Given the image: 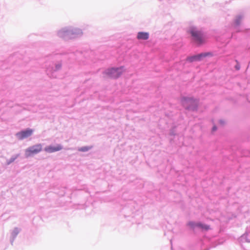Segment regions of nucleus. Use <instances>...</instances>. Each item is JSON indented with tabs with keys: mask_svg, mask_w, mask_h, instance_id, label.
Wrapping results in <instances>:
<instances>
[{
	"mask_svg": "<svg viewBox=\"0 0 250 250\" xmlns=\"http://www.w3.org/2000/svg\"><path fill=\"white\" fill-rule=\"evenodd\" d=\"M191 35L192 40L197 45H201L206 42V38L202 32L196 27H191L188 30Z\"/></svg>",
	"mask_w": 250,
	"mask_h": 250,
	"instance_id": "1",
	"label": "nucleus"
},
{
	"mask_svg": "<svg viewBox=\"0 0 250 250\" xmlns=\"http://www.w3.org/2000/svg\"><path fill=\"white\" fill-rule=\"evenodd\" d=\"M42 146L40 144L34 145L27 148L25 151V155L28 157L36 154L42 150Z\"/></svg>",
	"mask_w": 250,
	"mask_h": 250,
	"instance_id": "2",
	"label": "nucleus"
},
{
	"mask_svg": "<svg viewBox=\"0 0 250 250\" xmlns=\"http://www.w3.org/2000/svg\"><path fill=\"white\" fill-rule=\"evenodd\" d=\"M123 73L122 68H111L106 72V75L110 78L116 79Z\"/></svg>",
	"mask_w": 250,
	"mask_h": 250,
	"instance_id": "3",
	"label": "nucleus"
},
{
	"mask_svg": "<svg viewBox=\"0 0 250 250\" xmlns=\"http://www.w3.org/2000/svg\"><path fill=\"white\" fill-rule=\"evenodd\" d=\"M33 133V130L27 129L25 130L21 131L17 133L16 135L20 140H22L24 138L30 136Z\"/></svg>",
	"mask_w": 250,
	"mask_h": 250,
	"instance_id": "4",
	"label": "nucleus"
},
{
	"mask_svg": "<svg viewBox=\"0 0 250 250\" xmlns=\"http://www.w3.org/2000/svg\"><path fill=\"white\" fill-rule=\"evenodd\" d=\"M62 148V147L60 145H58L56 146H47L45 147L44 150L48 153H53L56 151L61 150Z\"/></svg>",
	"mask_w": 250,
	"mask_h": 250,
	"instance_id": "5",
	"label": "nucleus"
},
{
	"mask_svg": "<svg viewBox=\"0 0 250 250\" xmlns=\"http://www.w3.org/2000/svg\"><path fill=\"white\" fill-rule=\"evenodd\" d=\"M209 53H201L200 54L195 55L194 56L191 57L188 59L189 62H193V61H200L203 58L206 57L207 56Z\"/></svg>",
	"mask_w": 250,
	"mask_h": 250,
	"instance_id": "6",
	"label": "nucleus"
},
{
	"mask_svg": "<svg viewBox=\"0 0 250 250\" xmlns=\"http://www.w3.org/2000/svg\"><path fill=\"white\" fill-rule=\"evenodd\" d=\"M196 103L195 101L192 98H184L182 100V104L186 108H190V105Z\"/></svg>",
	"mask_w": 250,
	"mask_h": 250,
	"instance_id": "7",
	"label": "nucleus"
},
{
	"mask_svg": "<svg viewBox=\"0 0 250 250\" xmlns=\"http://www.w3.org/2000/svg\"><path fill=\"white\" fill-rule=\"evenodd\" d=\"M149 38V34L147 32H140L138 33L137 39L139 40H146Z\"/></svg>",
	"mask_w": 250,
	"mask_h": 250,
	"instance_id": "8",
	"label": "nucleus"
},
{
	"mask_svg": "<svg viewBox=\"0 0 250 250\" xmlns=\"http://www.w3.org/2000/svg\"><path fill=\"white\" fill-rule=\"evenodd\" d=\"M198 227H199L203 229H206V230H208L209 229V226H207V225H203L201 223H198L197 225H196Z\"/></svg>",
	"mask_w": 250,
	"mask_h": 250,
	"instance_id": "9",
	"label": "nucleus"
},
{
	"mask_svg": "<svg viewBox=\"0 0 250 250\" xmlns=\"http://www.w3.org/2000/svg\"><path fill=\"white\" fill-rule=\"evenodd\" d=\"M198 227H199L203 229H206V230H208L209 229V226H207V225H203L201 223H198L197 225H196Z\"/></svg>",
	"mask_w": 250,
	"mask_h": 250,
	"instance_id": "10",
	"label": "nucleus"
},
{
	"mask_svg": "<svg viewBox=\"0 0 250 250\" xmlns=\"http://www.w3.org/2000/svg\"><path fill=\"white\" fill-rule=\"evenodd\" d=\"M89 149V147H87V146H84V147H81L79 149V151H86L87 150H88Z\"/></svg>",
	"mask_w": 250,
	"mask_h": 250,
	"instance_id": "11",
	"label": "nucleus"
},
{
	"mask_svg": "<svg viewBox=\"0 0 250 250\" xmlns=\"http://www.w3.org/2000/svg\"><path fill=\"white\" fill-rule=\"evenodd\" d=\"M216 129H217V127L215 126H214L212 128V131H215L216 130Z\"/></svg>",
	"mask_w": 250,
	"mask_h": 250,
	"instance_id": "12",
	"label": "nucleus"
}]
</instances>
